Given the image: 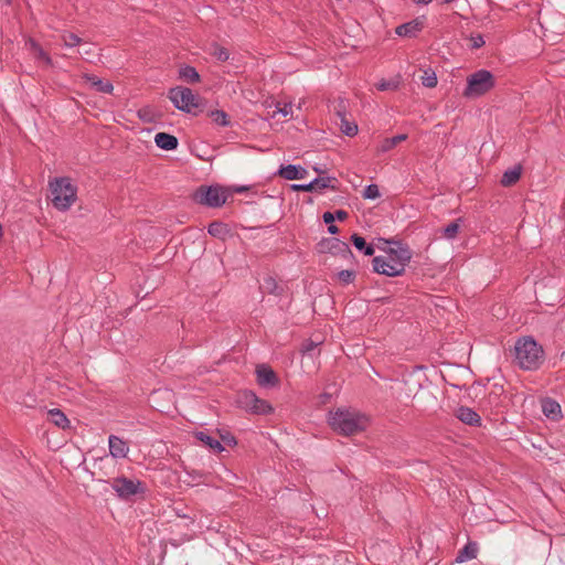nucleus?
Listing matches in <instances>:
<instances>
[{
    "instance_id": "1",
    "label": "nucleus",
    "mask_w": 565,
    "mask_h": 565,
    "mask_svg": "<svg viewBox=\"0 0 565 565\" xmlns=\"http://www.w3.org/2000/svg\"><path fill=\"white\" fill-rule=\"evenodd\" d=\"M514 355L518 365L527 371L537 370L544 362L543 348L532 337H524L515 342Z\"/></svg>"
},
{
    "instance_id": "2",
    "label": "nucleus",
    "mask_w": 565,
    "mask_h": 565,
    "mask_svg": "<svg viewBox=\"0 0 565 565\" xmlns=\"http://www.w3.org/2000/svg\"><path fill=\"white\" fill-rule=\"evenodd\" d=\"M366 418L358 413L338 409L329 418L332 429L340 435L351 436L366 428Z\"/></svg>"
},
{
    "instance_id": "3",
    "label": "nucleus",
    "mask_w": 565,
    "mask_h": 565,
    "mask_svg": "<svg viewBox=\"0 0 565 565\" xmlns=\"http://www.w3.org/2000/svg\"><path fill=\"white\" fill-rule=\"evenodd\" d=\"M50 190L53 205L61 211L68 210L77 199V188L68 177L55 178L50 181Z\"/></svg>"
},
{
    "instance_id": "4",
    "label": "nucleus",
    "mask_w": 565,
    "mask_h": 565,
    "mask_svg": "<svg viewBox=\"0 0 565 565\" xmlns=\"http://www.w3.org/2000/svg\"><path fill=\"white\" fill-rule=\"evenodd\" d=\"M168 98L174 107L183 113L196 116L202 106V98L192 92V89L183 86H175L169 89Z\"/></svg>"
},
{
    "instance_id": "5",
    "label": "nucleus",
    "mask_w": 565,
    "mask_h": 565,
    "mask_svg": "<svg viewBox=\"0 0 565 565\" xmlns=\"http://www.w3.org/2000/svg\"><path fill=\"white\" fill-rule=\"evenodd\" d=\"M495 86V78L490 71L479 70L467 77V86L462 93L466 98L483 96Z\"/></svg>"
},
{
    "instance_id": "6",
    "label": "nucleus",
    "mask_w": 565,
    "mask_h": 565,
    "mask_svg": "<svg viewBox=\"0 0 565 565\" xmlns=\"http://www.w3.org/2000/svg\"><path fill=\"white\" fill-rule=\"evenodd\" d=\"M228 195L220 185H201L193 193L195 203L207 207H221L227 201Z\"/></svg>"
},
{
    "instance_id": "7",
    "label": "nucleus",
    "mask_w": 565,
    "mask_h": 565,
    "mask_svg": "<svg viewBox=\"0 0 565 565\" xmlns=\"http://www.w3.org/2000/svg\"><path fill=\"white\" fill-rule=\"evenodd\" d=\"M384 242L393 245V247L387 250V254L388 258L394 263V268H392L393 271H390L388 274L403 275L405 266L412 259L413 254L411 248L407 244H404L401 241L384 239Z\"/></svg>"
},
{
    "instance_id": "8",
    "label": "nucleus",
    "mask_w": 565,
    "mask_h": 565,
    "mask_svg": "<svg viewBox=\"0 0 565 565\" xmlns=\"http://www.w3.org/2000/svg\"><path fill=\"white\" fill-rule=\"evenodd\" d=\"M317 250L321 254H331L333 256H340L342 259L350 264L355 263V256L352 253L350 246L335 237H324L317 244Z\"/></svg>"
},
{
    "instance_id": "9",
    "label": "nucleus",
    "mask_w": 565,
    "mask_h": 565,
    "mask_svg": "<svg viewBox=\"0 0 565 565\" xmlns=\"http://www.w3.org/2000/svg\"><path fill=\"white\" fill-rule=\"evenodd\" d=\"M237 404L252 414L268 415L274 412L273 406L266 399L259 398L253 391L248 390L238 393Z\"/></svg>"
},
{
    "instance_id": "10",
    "label": "nucleus",
    "mask_w": 565,
    "mask_h": 565,
    "mask_svg": "<svg viewBox=\"0 0 565 565\" xmlns=\"http://www.w3.org/2000/svg\"><path fill=\"white\" fill-rule=\"evenodd\" d=\"M113 489L117 492L119 498L125 500L130 499L132 495L145 492V487L141 481H135L127 477H118L114 479Z\"/></svg>"
},
{
    "instance_id": "11",
    "label": "nucleus",
    "mask_w": 565,
    "mask_h": 565,
    "mask_svg": "<svg viewBox=\"0 0 565 565\" xmlns=\"http://www.w3.org/2000/svg\"><path fill=\"white\" fill-rule=\"evenodd\" d=\"M338 179L334 177H318L307 184H292L291 190L295 192H319L321 193L324 189H331L338 191Z\"/></svg>"
},
{
    "instance_id": "12",
    "label": "nucleus",
    "mask_w": 565,
    "mask_h": 565,
    "mask_svg": "<svg viewBox=\"0 0 565 565\" xmlns=\"http://www.w3.org/2000/svg\"><path fill=\"white\" fill-rule=\"evenodd\" d=\"M256 380L259 386L270 388L279 384V379L275 371L266 364L256 366Z\"/></svg>"
},
{
    "instance_id": "13",
    "label": "nucleus",
    "mask_w": 565,
    "mask_h": 565,
    "mask_svg": "<svg viewBox=\"0 0 565 565\" xmlns=\"http://www.w3.org/2000/svg\"><path fill=\"white\" fill-rule=\"evenodd\" d=\"M424 29V22L416 18L409 22L403 23L395 29V33L399 36L415 38Z\"/></svg>"
},
{
    "instance_id": "14",
    "label": "nucleus",
    "mask_w": 565,
    "mask_h": 565,
    "mask_svg": "<svg viewBox=\"0 0 565 565\" xmlns=\"http://www.w3.org/2000/svg\"><path fill=\"white\" fill-rule=\"evenodd\" d=\"M108 444H109V452L114 458L118 459V458L127 457L129 447H128V444L124 439H121L115 435H110L108 438Z\"/></svg>"
},
{
    "instance_id": "15",
    "label": "nucleus",
    "mask_w": 565,
    "mask_h": 565,
    "mask_svg": "<svg viewBox=\"0 0 565 565\" xmlns=\"http://www.w3.org/2000/svg\"><path fill=\"white\" fill-rule=\"evenodd\" d=\"M456 417L461 420L463 424L470 425V426H480L481 425V417L477 412H475L472 408L467 406H460L456 411Z\"/></svg>"
},
{
    "instance_id": "16",
    "label": "nucleus",
    "mask_w": 565,
    "mask_h": 565,
    "mask_svg": "<svg viewBox=\"0 0 565 565\" xmlns=\"http://www.w3.org/2000/svg\"><path fill=\"white\" fill-rule=\"evenodd\" d=\"M263 294L280 297L285 292V285L279 284L273 276H266L259 286Z\"/></svg>"
},
{
    "instance_id": "17",
    "label": "nucleus",
    "mask_w": 565,
    "mask_h": 565,
    "mask_svg": "<svg viewBox=\"0 0 565 565\" xmlns=\"http://www.w3.org/2000/svg\"><path fill=\"white\" fill-rule=\"evenodd\" d=\"M307 174V170L301 166L288 164L280 166L278 175L286 180H299L303 179Z\"/></svg>"
},
{
    "instance_id": "18",
    "label": "nucleus",
    "mask_w": 565,
    "mask_h": 565,
    "mask_svg": "<svg viewBox=\"0 0 565 565\" xmlns=\"http://www.w3.org/2000/svg\"><path fill=\"white\" fill-rule=\"evenodd\" d=\"M542 412L552 420H558L562 418L561 405L553 398L546 397L542 399Z\"/></svg>"
},
{
    "instance_id": "19",
    "label": "nucleus",
    "mask_w": 565,
    "mask_h": 565,
    "mask_svg": "<svg viewBox=\"0 0 565 565\" xmlns=\"http://www.w3.org/2000/svg\"><path fill=\"white\" fill-rule=\"evenodd\" d=\"M373 270L377 274L390 276V277H396L397 275L388 274L390 271H393L392 268H394V263L387 257L376 256L372 260Z\"/></svg>"
},
{
    "instance_id": "20",
    "label": "nucleus",
    "mask_w": 565,
    "mask_h": 565,
    "mask_svg": "<svg viewBox=\"0 0 565 565\" xmlns=\"http://www.w3.org/2000/svg\"><path fill=\"white\" fill-rule=\"evenodd\" d=\"M154 142L163 150H174L179 145L178 138L167 132H158L154 137Z\"/></svg>"
},
{
    "instance_id": "21",
    "label": "nucleus",
    "mask_w": 565,
    "mask_h": 565,
    "mask_svg": "<svg viewBox=\"0 0 565 565\" xmlns=\"http://www.w3.org/2000/svg\"><path fill=\"white\" fill-rule=\"evenodd\" d=\"M194 436L214 452H222L224 450L222 443L212 437L207 431H196Z\"/></svg>"
},
{
    "instance_id": "22",
    "label": "nucleus",
    "mask_w": 565,
    "mask_h": 565,
    "mask_svg": "<svg viewBox=\"0 0 565 565\" xmlns=\"http://www.w3.org/2000/svg\"><path fill=\"white\" fill-rule=\"evenodd\" d=\"M207 233L213 237L225 241L230 235V228L227 224L221 221H213L207 226Z\"/></svg>"
},
{
    "instance_id": "23",
    "label": "nucleus",
    "mask_w": 565,
    "mask_h": 565,
    "mask_svg": "<svg viewBox=\"0 0 565 565\" xmlns=\"http://www.w3.org/2000/svg\"><path fill=\"white\" fill-rule=\"evenodd\" d=\"M84 78L89 83L97 92L110 94L114 89L113 84L109 81H103L95 75L85 74Z\"/></svg>"
},
{
    "instance_id": "24",
    "label": "nucleus",
    "mask_w": 565,
    "mask_h": 565,
    "mask_svg": "<svg viewBox=\"0 0 565 565\" xmlns=\"http://www.w3.org/2000/svg\"><path fill=\"white\" fill-rule=\"evenodd\" d=\"M350 241L352 245L362 252L365 256H372L375 252L372 244L366 243L365 238L354 233L351 235Z\"/></svg>"
},
{
    "instance_id": "25",
    "label": "nucleus",
    "mask_w": 565,
    "mask_h": 565,
    "mask_svg": "<svg viewBox=\"0 0 565 565\" xmlns=\"http://www.w3.org/2000/svg\"><path fill=\"white\" fill-rule=\"evenodd\" d=\"M50 420L62 429L71 428L70 420L66 415L58 408H53L47 413Z\"/></svg>"
},
{
    "instance_id": "26",
    "label": "nucleus",
    "mask_w": 565,
    "mask_h": 565,
    "mask_svg": "<svg viewBox=\"0 0 565 565\" xmlns=\"http://www.w3.org/2000/svg\"><path fill=\"white\" fill-rule=\"evenodd\" d=\"M521 174H522V167L515 166L512 169H509L503 173L500 183L503 186H512L520 180Z\"/></svg>"
},
{
    "instance_id": "27",
    "label": "nucleus",
    "mask_w": 565,
    "mask_h": 565,
    "mask_svg": "<svg viewBox=\"0 0 565 565\" xmlns=\"http://www.w3.org/2000/svg\"><path fill=\"white\" fill-rule=\"evenodd\" d=\"M26 45L38 60H42L46 65H52L50 55L42 49L39 42L30 38Z\"/></svg>"
},
{
    "instance_id": "28",
    "label": "nucleus",
    "mask_w": 565,
    "mask_h": 565,
    "mask_svg": "<svg viewBox=\"0 0 565 565\" xmlns=\"http://www.w3.org/2000/svg\"><path fill=\"white\" fill-rule=\"evenodd\" d=\"M478 547L477 544L473 542H469L466 544L461 550H459L456 562L462 563L468 559H473L477 557Z\"/></svg>"
},
{
    "instance_id": "29",
    "label": "nucleus",
    "mask_w": 565,
    "mask_h": 565,
    "mask_svg": "<svg viewBox=\"0 0 565 565\" xmlns=\"http://www.w3.org/2000/svg\"><path fill=\"white\" fill-rule=\"evenodd\" d=\"M179 77L190 84L199 83L201 81V76L198 73V71L190 65H184L180 67Z\"/></svg>"
},
{
    "instance_id": "30",
    "label": "nucleus",
    "mask_w": 565,
    "mask_h": 565,
    "mask_svg": "<svg viewBox=\"0 0 565 565\" xmlns=\"http://www.w3.org/2000/svg\"><path fill=\"white\" fill-rule=\"evenodd\" d=\"M406 139H407V135H405V134L397 135L392 138H385L382 141L379 150L382 152H387V151L394 149L399 142L405 141Z\"/></svg>"
},
{
    "instance_id": "31",
    "label": "nucleus",
    "mask_w": 565,
    "mask_h": 565,
    "mask_svg": "<svg viewBox=\"0 0 565 565\" xmlns=\"http://www.w3.org/2000/svg\"><path fill=\"white\" fill-rule=\"evenodd\" d=\"M209 117L218 126L226 127L230 125L228 115L221 109L211 110Z\"/></svg>"
},
{
    "instance_id": "32",
    "label": "nucleus",
    "mask_w": 565,
    "mask_h": 565,
    "mask_svg": "<svg viewBox=\"0 0 565 565\" xmlns=\"http://www.w3.org/2000/svg\"><path fill=\"white\" fill-rule=\"evenodd\" d=\"M340 129L344 135L349 137H353L358 134V125L353 121H349L347 117L340 119Z\"/></svg>"
},
{
    "instance_id": "33",
    "label": "nucleus",
    "mask_w": 565,
    "mask_h": 565,
    "mask_svg": "<svg viewBox=\"0 0 565 565\" xmlns=\"http://www.w3.org/2000/svg\"><path fill=\"white\" fill-rule=\"evenodd\" d=\"M337 277L342 285H350L354 281L356 271L354 269H344L339 271Z\"/></svg>"
},
{
    "instance_id": "34",
    "label": "nucleus",
    "mask_w": 565,
    "mask_h": 565,
    "mask_svg": "<svg viewBox=\"0 0 565 565\" xmlns=\"http://www.w3.org/2000/svg\"><path fill=\"white\" fill-rule=\"evenodd\" d=\"M375 86L381 92L396 90L399 86V81L398 79H382Z\"/></svg>"
},
{
    "instance_id": "35",
    "label": "nucleus",
    "mask_w": 565,
    "mask_h": 565,
    "mask_svg": "<svg viewBox=\"0 0 565 565\" xmlns=\"http://www.w3.org/2000/svg\"><path fill=\"white\" fill-rule=\"evenodd\" d=\"M211 54L220 62H225L230 58V53H228L227 49H225L216 43L213 44V51Z\"/></svg>"
},
{
    "instance_id": "36",
    "label": "nucleus",
    "mask_w": 565,
    "mask_h": 565,
    "mask_svg": "<svg viewBox=\"0 0 565 565\" xmlns=\"http://www.w3.org/2000/svg\"><path fill=\"white\" fill-rule=\"evenodd\" d=\"M437 82L438 81H437V76H436L435 72L425 71V75L422 77V84L425 87L434 88V87H436Z\"/></svg>"
},
{
    "instance_id": "37",
    "label": "nucleus",
    "mask_w": 565,
    "mask_h": 565,
    "mask_svg": "<svg viewBox=\"0 0 565 565\" xmlns=\"http://www.w3.org/2000/svg\"><path fill=\"white\" fill-rule=\"evenodd\" d=\"M62 40L65 46L73 47L82 42V39L75 33H65L62 35Z\"/></svg>"
},
{
    "instance_id": "38",
    "label": "nucleus",
    "mask_w": 565,
    "mask_h": 565,
    "mask_svg": "<svg viewBox=\"0 0 565 565\" xmlns=\"http://www.w3.org/2000/svg\"><path fill=\"white\" fill-rule=\"evenodd\" d=\"M380 190L376 184H370L363 191V198L366 200H375L380 198Z\"/></svg>"
},
{
    "instance_id": "39",
    "label": "nucleus",
    "mask_w": 565,
    "mask_h": 565,
    "mask_svg": "<svg viewBox=\"0 0 565 565\" xmlns=\"http://www.w3.org/2000/svg\"><path fill=\"white\" fill-rule=\"evenodd\" d=\"M347 105V100L342 98H339L338 102L333 105V110L340 119L345 118Z\"/></svg>"
},
{
    "instance_id": "40",
    "label": "nucleus",
    "mask_w": 565,
    "mask_h": 565,
    "mask_svg": "<svg viewBox=\"0 0 565 565\" xmlns=\"http://www.w3.org/2000/svg\"><path fill=\"white\" fill-rule=\"evenodd\" d=\"M460 221L457 220V221H454L451 222L450 224H448L445 228H444V236L447 237V238H455L458 231H459V224L458 222Z\"/></svg>"
},
{
    "instance_id": "41",
    "label": "nucleus",
    "mask_w": 565,
    "mask_h": 565,
    "mask_svg": "<svg viewBox=\"0 0 565 565\" xmlns=\"http://www.w3.org/2000/svg\"><path fill=\"white\" fill-rule=\"evenodd\" d=\"M320 342H315L311 339L306 340L300 348V352L302 354H311L312 351L317 349Z\"/></svg>"
},
{
    "instance_id": "42",
    "label": "nucleus",
    "mask_w": 565,
    "mask_h": 565,
    "mask_svg": "<svg viewBox=\"0 0 565 565\" xmlns=\"http://www.w3.org/2000/svg\"><path fill=\"white\" fill-rule=\"evenodd\" d=\"M220 439L227 446H234L237 444L235 437L228 431L220 434Z\"/></svg>"
},
{
    "instance_id": "43",
    "label": "nucleus",
    "mask_w": 565,
    "mask_h": 565,
    "mask_svg": "<svg viewBox=\"0 0 565 565\" xmlns=\"http://www.w3.org/2000/svg\"><path fill=\"white\" fill-rule=\"evenodd\" d=\"M470 41H471V49H480L486 43L484 40H483V36L481 34H477L475 36H471Z\"/></svg>"
},
{
    "instance_id": "44",
    "label": "nucleus",
    "mask_w": 565,
    "mask_h": 565,
    "mask_svg": "<svg viewBox=\"0 0 565 565\" xmlns=\"http://www.w3.org/2000/svg\"><path fill=\"white\" fill-rule=\"evenodd\" d=\"M349 216V213L344 210H337L334 212V218L342 222V221H345Z\"/></svg>"
},
{
    "instance_id": "45",
    "label": "nucleus",
    "mask_w": 565,
    "mask_h": 565,
    "mask_svg": "<svg viewBox=\"0 0 565 565\" xmlns=\"http://www.w3.org/2000/svg\"><path fill=\"white\" fill-rule=\"evenodd\" d=\"M322 220L326 224H333V222L335 221L334 218V213H331V212H324L323 215H322Z\"/></svg>"
},
{
    "instance_id": "46",
    "label": "nucleus",
    "mask_w": 565,
    "mask_h": 565,
    "mask_svg": "<svg viewBox=\"0 0 565 565\" xmlns=\"http://www.w3.org/2000/svg\"><path fill=\"white\" fill-rule=\"evenodd\" d=\"M279 113H281L284 116H287L291 111V105L285 104L282 108L278 107Z\"/></svg>"
},
{
    "instance_id": "47",
    "label": "nucleus",
    "mask_w": 565,
    "mask_h": 565,
    "mask_svg": "<svg viewBox=\"0 0 565 565\" xmlns=\"http://www.w3.org/2000/svg\"><path fill=\"white\" fill-rule=\"evenodd\" d=\"M328 232L330 234H338L339 233V227L334 224H329L328 225Z\"/></svg>"
},
{
    "instance_id": "48",
    "label": "nucleus",
    "mask_w": 565,
    "mask_h": 565,
    "mask_svg": "<svg viewBox=\"0 0 565 565\" xmlns=\"http://www.w3.org/2000/svg\"><path fill=\"white\" fill-rule=\"evenodd\" d=\"M416 4H429L433 0H413Z\"/></svg>"
},
{
    "instance_id": "49",
    "label": "nucleus",
    "mask_w": 565,
    "mask_h": 565,
    "mask_svg": "<svg viewBox=\"0 0 565 565\" xmlns=\"http://www.w3.org/2000/svg\"><path fill=\"white\" fill-rule=\"evenodd\" d=\"M313 170H315L316 172H318L319 174L324 173V171H323V170H321V169H320V168H318V167H315V168H313Z\"/></svg>"
},
{
    "instance_id": "50",
    "label": "nucleus",
    "mask_w": 565,
    "mask_h": 565,
    "mask_svg": "<svg viewBox=\"0 0 565 565\" xmlns=\"http://www.w3.org/2000/svg\"><path fill=\"white\" fill-rule=\"evenodd\" d=\"M244 191H246V188H245V186H241V188H237V189H236V192H244Z\"/></svg>"
}]
</instances>
